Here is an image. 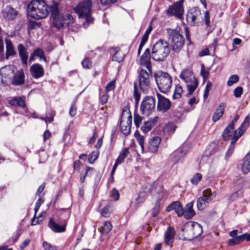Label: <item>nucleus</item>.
Instances as JSON below:
<instances>
[{
  "label": "nucleus",
  "mask_w": 250,
  "mask_h": 250,
  "mask_svg": "<svg viewBox=\"0 0 250 250\" xmlns=\"http://www.w3.org/2000/svg\"><path fill=\"white\" fill-rule=\"evenodd\" d=\"M48 5L44 0H33L27 6V12L29 17L35 20L46 18L49 14Z\"/></svg>",
  "instance_id": "obj_1"
},
{
  "label": "nucleus",
  "mask_w": 250,
  "mask_h": 250,
  "mask_svg": "<svg viewBox=\"0 0 250 250\" xmlns=\"http://www.w3.org/2000/svg\"><path fill=\"white\" fill-rule=\"evenodd\" d=\"M92 4L91 0H83L80 2L74 8L75 13L77 14L79 18L85 20L83 23L84 28H86L93 21L91 16Z\"/></svg>",
  "instance_id": "obj_2"
},
{
  "label": "nucleus",
  "mask_w": 250,
  "mask_h": 250,
  "mask_svg": "<svg viewBox=\"0 0 250 250\" xmlns=\"http://www.w3.org/2000/svg\"><path fill=\"white\" fill-rule=\"evenodd\" d=\"M183 240L190 241L199 236L203 232L202 226L197 222L188 221L182 228Z\"/></svg>",
  "instance_id": "obj_3"
},
{
  "label": "nucleus",
  "mask_w": 250,
  "mask_h": 250,
  "mask_svg": "<svg viewBox=\"0 0 250 250\" xmlns=\"http://www.w3.org/2000/svg\"><path fill=\"white\" fill-rule=\"evenodd\" d=\"M170 48L166 41L159 40L152 46L151 57L156 61H163L168 55Z\"/></svg>",
  "instance_id": "obj_4"
},
{
  "label": "nucleus",
  "mask_w": 250,
  "mask_h": 250,
  "mask_svg": "<svg viewBox=\"0 0 250 250\" xmlns=\"http://www.w3.org/2000/svg\"><path fill=\"white\" fill-rule=\"evenodd\" d=\"M167 34L172 50L175 52H179L184 45L185 39L184 36L177 29H168Z\"/></svg>",
  "instance_id": "obj_5"
},
{
  "label": "nucleus",
  "mask_w": 250,
  "mask_h": 250,
  "mask_svg": "<svg viewBox=\"0 0 250 250\" xmlns=\"http://www.w3.org/2000/svg\"><path fill=\"white\" fill-rule=\"evenodd\" d=\"M154 77L161 92L165 93L169 90L172 84V79L167 73L158 71L155 73Z\"/></svg>",
  "instance_id": "obj_6"
},
{
  "label": "nucleus",
  "mask_w": 250,
  "mask_h": 250,
  "mask_svg": "<svg viewBox=\"0 0 250 250\" xmlns=\"http://www.w3.org/2000/svg\"><path fill=\"white\" fill-rule=\"evenodd\" d=\"M180 78L187 83L188 91V95H191L197 87L198 82L192 72L189 69H184L179 76Z\"/></svg>",
  "instance_id": "obj_7"
},
{
  "label": "nucleus",
  "mask_w": 250,
  "mask_h": 250,
  "mask_svg": "<svg viewBox=\"0 0 250 250\" xmlns=\"http://www.w3.org/2000/svg\"><path fill=\"white\" fill-rule=\"evenodd\" d=\"M131 124V114L129 107L127 106H125L122 109L120 121L121 131L125 135H127L130 133Z\"/></svg>",
  "instance_id": "obj_8"
},
{
  "label": "nucleus",
  "mask_w": 250,
  "mask_h": 250,
  "mask_svg": "<svg viewBox=\"0 0 250 250\" xmlns=\"http://www.w3.org/2000/svg\"><path fill=\"white\" fill-rule=\"evenodd\" d=\"M51 17L53 19L52 24L54 27L60 29L65 24L62 18V14L59 13V4L54 0L51 1L49 4Z\"/></svg>",
  "instance_id": "obj_9"
},
{
  "label": "nucleus",
  "mask_w": 250,
  "mask_h": 250,
  "mask_svg": "<svg viewBox=\"0 0 250 250\" xmlns=\"http://www.w3.org/2000/svg\"><path fill=\"white\" fill-rule=\"evenodd\" d=\"M216 196V192H212L211 189L208 188L203 191V195L197 200V207L199 210H203L208 204Z\"/></svg>",
  "instance_id": "obj_10"
},
{
  "label": "nucleus",
  "mask_w": 250,
  "mask_h": 250,
  "mask_svg": "<svg viewBox=\"0 0 250 250\" xmlns=\"http://www.w3.org/2000/svg\"><path fill=\"white\" fill-rule=\"evenodd\" d=\"M184 0H180L169 6L167 10V15L168 16H174L179 19H182L184 12Z\"/></svg>",
  "instance_id": "obj_11"
},
{
  "label": "nucleus",
  "mask_w": 250,
  "mask_h": 250,
  "mask_svg": "<svg viewBox=\"0 0 250 250\" xmlns=\"http://www.w3.org/2000/svg\"><path fill=\"white\" fill-rule=\"evenodd\" d=\"M155 100L152 97L146 96L140 105V111L145 115L148 116L154 109Z\"/></svg>",
  "instance_id": "obj_12"
},
{
  "label": "nucleus",
  "mask_w": 250,
  "mask_h": 250,
  "mask_svg": "<svg viewBox=\"0 0 250 250\" xmlns=\"http://www.w3.org/2000/svg\"><path fill=\"white\" fill-rule=\"evenodd\" d=\"M189 149L187 144H183L179 148L174 151L172 154L171 161L174 164L180 162L186 155Z\"/></svg>",
  "instance_id": "obj_13"
},
{
  "label": "nucleus",
  "mask_w": 250,
  "mask_h": 250,
  "mask_svg": "<svg viewBox=\"0 0 250 250\" xmlns=\"http://www.w3.org/2000/svg\"><path fill=\"white\" fill-rule=\"evenodd\" d=\"M149 73L146 70L141 69L139 74V84L141 89L143 91L147 90L150 85Z\"/></svg>",
  "instance_id": "obj_14"
},
{
  "label": "nucleus",
  "mask_w": 250,
  "mask_h": 250,
  "mask_svg": "<svg viewBox=\"0 0 250 250\" xmlns=\"http://www.w3.org/2000/svg\"><path fill=\"white\" fill-rule=\"evenodd\" d=\"M161 142V138L159 136H154L150 138L147 142L145 152H149L152 153L157 152Z\"/></svg>",
  "instance_id": "obj_15"
},
{
  "label": "nucleus",
  "mask_w": 250,
  "mask_h": 250,
  "mask_svg": "<svg viewBox=\"0 0 250 250\" xmlns=\"http://www.w3.org/2000/svg\"><path fill=\"white\" fill-rule=\"evenodd\" d=\"M158 104L157 110L159 112L165 113L167 111L171 106L170 101L160 94H157Z\"/></svg>",
  "instance_id": "obj_16"
},
{
  "label": "nucleus",
  "mask_w": 250,
  "mask_h": 250,
  "mask_svg": "<svg viewBox=\"0 0 250 250\" xmlns=\"http://www.w3.org/2000/svg\"><path fill=\"white\" fill-rule=\"evenodd\" d=\"M243 134V131L240 128H239L238 130H235L234 132V134L231 139L230 144L226 153V160H228L232 154L235 148V143L237 142L238 138L242 135Z\"/></svg>",
  "instance_id": "obj_17"
},
{
  "label": "nucleus",
  "mask_w": 250,
  "mask_h": 250,
  "mask_svg": "<svg viewBox=\"0 0 250 250\" xmlns=\"http://www.w3.org/2000/svg\"><path fill=\"white\" fill-rule=\"evenodd\" d=\"M201 14V11L198 8L192 7L189 9L187 12V20L188 22L194 24L199 21Z\"/></svg>",
  "instance_id": "obj_18"
},
{
  "label": "nucleus",
  "mask_w": 250,
  "mask_h": 250,
  "mask_svg": "<svg viewBox=\"0 0 250 250\" xmlns=\"http://www.w3.org/2000/svg\"><path fill=\"white\" fill-rule=\"evenodd\" d=\"M13 66L9 65L5 66L0 69V80L2 83H7V80L9 79L13 74Z\"/></svg>",
  "instance_id": "obj_19"
},
{
  "label": "nucleus",
  "mask_w": 250,
  "mask_h": 250,
  "mask_svg": "<svg viewBox=\"0 0 250 250\" xmlns=\"http://www.w3.org/2000/svg\"><path fill=\"white\" fill-rule=\"evenodd\" d=\"M32 76L35 79H39L44 75V70L43 67L39 63L33 64L30 68Z\"/></svg>",
  "instance_id": "obj_20"
},
{
  "label": "nucleus",
  "mask_w": 250,
  "mask_h": 250,
  "mask_svg": "<svg viewBox=\"0 0 250 250\" xmlns=\"http://www.w3.org/2000/svg\"><path fill=\"white\" fill-rule=\"evenodd\" d=\"M150 51L148 48L145 50V52L140 58V63L145 66L150 73L151 72V65L150 59Z\"/></svg>",
  "instance_id": "obj_21"
},
{
  "label": "nucleus",
  "mask_w": 250,
  "mask_h": 250,
  "mask_svg": "<svg viewBox=\"0 0 250 250\" xmlns=\"http://www.w3.org/2000/svg\"><path fill=\"white\" fill-rule=\"evenodd\" d=\"M25 74L23 70L18 71L14 75L11 81L14 85H21L24 83Z\"/></svg>",
  "instance_id": "obj_22"
},
{
  "label": "nucleus",
  "mask_w": 250,
  "mask_h": 250,
  "mask_svg": "<svg viewBox=\"0 0 250 250\" xmlns=\"http://www.w3.org/2000/svg\"><path fill=\"white\" fill-rule=\"evenodd\" d=\"M1 14L3 18L7 20H12L15 19L18 13L13 7L8 6L2 10Z\"/></svg>",
  "instance_id": "obj_23"
},
{
  "label": "nucleus",
  "mask_w": 250,
  "mask_h": 250,
  "mask_svg": "<svg viewBox=\"0 0 250 250\" xmlns=\"http://www.w3.org/2000/svg\"><path fill=\"white\" fill-rule=\"evenodd\" d=\"M194 203V201H192L188 203L185 206L184 208H183V211L184 212L183 214H182V216L187 219L192 218L195 215V212L193 209Z\"/></svg>",
  "instance_id": "obj_24"
},
{
  "label": "nucleus",
  "mask_w": 250,
  "mask_h": 250,
  "mask_svg": "<svg viewBox=\"0 0 250 250\" xmlns=\"http://www.w3.org/2000/svg\"><path fill=\"white\" fill-rule=\"evenodd\" d=\"M66 224V221L65 220L64 224L61 226L55 223L52 218H50L48 222V227L53 231L56 233H60L65 231Z\"/></svg>",
  "instance_id": "obj_25"
},
{
  "label": "nucleus",
  "mask_w": 250,
  "mask_h": 250,
  "mask_svg": "<svg viewBox=\"0 0 250 250\" xmlns=\"http://www.w3.org/2000/svg\"><path fill=\"white\" fill-rule=\"evenodd\" d=\"M166 210L168 212H170L172 210H174L175 213L177 214L179 217L182 216L183 214V208L181 204L178 202H173L170 205H168Z\"/></svg>",
  "instance_id": "obj_26"
},
{
  "label": "nucleus",
  "mask_w": 250,
  "mask_h": 250,
  "mask_svg": "<svg viewBox=\"0 0 250 250\" xmlns=\"http://www.w3.org/2000/svg\"><path fill=\"white\" fill-rule=\"evenodd\" d=\"M176 125L172 122H167L163 126L162 132L167 137H170L175 132Z\"/></svg>",
  "instance_id": "obj_27"
},
{
  "label": "nucleus",
  "mask_w": 250,
  "mask_h": 250,
  "mask_svg": "<svg viewBox=\"0 0 250 250\" xmlns=\"http://www.w3.org/2000/svg\"><path fill=\"white\" fill-rule=\"evenodd\" d=\"M151 187L152 188V186H149V187H143L142 190L139 193L138 197L135 200V204L136 205H139L144 202L147 193L153 192V190L150 189Z\"/></svg>",
  "instance_id": "obj_28"
},
{
  "label": "nucleus",
  "mask_w": 250,
  "mask_h": 250,
  "mask_svg": "<svg viewBox=\"0 0 250 250\" xmlns=\"http://www.w3.org/2000/svg\"><path fill=\"white\" fill-rule=\"evenodd\" d=\"M225 107V104L222 103L216 108L212 116V120L214 122H217L222 117L224 113Z\"/></svg>",
  "instance_id": "obj_29"
},
{
  "label": "nucleus",
  "mask_w": 250,
  "mask_h": 250,
  "mask_svg": "<svg viewBox=\"0 0 250 250\" xmlns=\"http://www.w3.org/2000/svg\"><path fill=\"white\" fill-rule=\"evenodd\" d=\"M18 51L19 56L21 60L22 63L25 65H27L28 55L26 48L23 44H19L18 45Z\"/></svg>",
  "instance_id": "obj_30"
},
{
  "label": "nucleus",
  "mask_w": 250,
  "mask_h": 250,
  "mask_svg": "<svg viewBox=\"0 0 250 250\" xmlns=\"http://www.w3.org/2000/svg\"><path fill=\"white\" fill-rule=\"evenodd\" d=\"M8 104L13 106H19L24 107L25 106V102L21 97H14L8 101Z\"/></svg>",
  "instance_id": "obj_31"
},
{
  "label": "nucleus",
  "mask_w": 250,
  "mask_h": 250,
  "mask_svg": "<svg viewBox=\"0 0 250 250\" xmlns=\"http://www.w3.org/2000/svg\"><path fill=\"white\" fill-rule=\"evenodd\" d=\"M110 53L113 55L112 61L120 62L124 58V54L116 47L112 48Z\"/></svg>",
  "instance_id": "obj_32"
},
{
  "label": "nucleus",
  "mask_w": 250,
  "mask_h": 250,
  "mask_svg": "<svg viewBox=\"0 0 250 250\" xmlns=\"http://www.w3.org/2000/svg\"><path fill=\"white\" fill-rule=\"evenodd\" d=\"M241 169L244 174L250 172V153H248L243 160Z\"/></svg>",
  "instance_id": "obj_33"
},
{
  "label": "nucleus",
  "mask_w": 250,
  "mask_h": 250,
  "mask_svg": "<svg viewBox=\"0 0 250 250\" xmlns=\"http://www.w3.org/2000/svg\"><path fill=\"white\" fill-rule=\"evenodd\" d=\"M174 233L175 230L173 228H167L165 234V243L167 245H169L173 243Z\"/></svg>",
  "instance_id": "obj_34"
},
{
  "label": "nucleus",
  "mask_w": 250,
  "mask_h": 250,
  "mask_svg": "<svg viewBox=\"0 0 250 250\" xmlns=\"http://www.w3.org/2000/svg\"><path fill=\"white\" fill-rule=\"evenodd\" d=\"M6 43V58L8 59L9 56H14L16 51L14 48L12 43L9 39H5Z\"/></svg>",
  "instance_id": "obj_35"
},
{
  "label": "nucleus",
  "mask_w": 250,
  "mask_h": 250,
  "mask_svg": "<svg viewBox=\"0 0 250 250\" xmlns=\"http://www.w3.org/2000/svg\"><path fill=\"white\" fill-rule=\"evenodd\" d=\"M135 137L140 145L141 150L143 153L145 152V148L144 146V141H145V138L144 136H142L140 134L139 132L138 131H136L134 133Z\"/></svg>",
  "instance_id": "obj_36"
},
{
  "label": "nucleus",
  "mask_w": 250,
  "mask_h": 250,
  "mask_svg": "<svg viewBox=\"0 0 250 250\" xmlns=\"http://www.w3.org/2000/svg\"><path fill=\"white\" fill-rule=\"evenodd\" d=\"M245 239V235L242 234L229 240L228 243L229 246H233L239 244L240 243L243 241Z\"/></svg>",
  "instance_id": "obj_37"
},
{
  "label": "nucleus",
  "mask_w": 250,
  "mask_h": 250,
  "mask_svg": "<svg viewBox=\"0 0 250 250\" xmlns=\"http://www.w3.org/2000/svg\"><path fill=\"white\" fill-rule=\"evenodd\" d=\"M33 53L35 57H39L40 61L43 60L44 62H47L46 59L44 56V52L42 49L38 48L34 50Z\"/></svg>",
  "instance_id": "obj_38"
},
{
  "label": "nucleus",
  "mask_w": 250,
  "mask_h": 250,
  "mask_svg": "<svg viewBox=\"0 0 250 250\" xmlns=\"http://www.w3.org/2000/svg\"><path fill=\"white\" fill-rule=\"evenodd\" d=\"M112 228V226L110 222L105 221L104 222L103 226L100 229V231L102 234H107L110 231Z\"/></svg>",
  "instance_id": "obj_39"
},
{
  "label": "nucleus",
  "mask_w": 250,
  "mask_h": 250,
  "mask_svg": "<svg viewBox=\"0 0 250 250\" xmlns=\"http://www.w3.org/2000/svg\"><path fill=\"white\" fill-rule=\"evenodd\" d=\"M234 128L229 127V125L227 126V127L224 130L223 133L222 134V137L224 140H228L229 139L230 137L232 135V133L233 131Z\"/></svg>",
  "instance_id": "obj_40"
},
{
  "label": "nucleus",
  "mask_w": 250,
  "mask_h": 250,
  "mask_svg": "<svg viewBox=\"0 0 250 250\" xmlns=\"http://www.w3.org/2000/svg\"><path fill=\"white\" fill-rule=\"evenodd\" d=\"M129 154V149L127 148H125L122 150V151L120 154L118 158L116 159L118 163L121 164L124 162L125 158L127 157V156Z\"/></svg>",
  "instance_id": "obj_41"
},
{
  "label": "nucleus",
  "mask_w": 250,
  "mask_h": 250,
  "mask_svg": "<svg viewBox=\"0 0 250 250\" xmlns=\"http://www.w3.org/2000/svg\"><path fill=\"white\" fill-rule=\"evenodd\" d=\"M112 211V208L110 206H106L101 209V214L103 217L108 218Z\"/></svg>",
  "instance_id": "obj_42"
},
{
  "label": "nucleus",
  "mask_w": 250,
  "mask_h": 250,
  "mask_svg": "<svg viewBox=\"0 0 250 250\" xmlns=\"http://www.w3.org/2000/svg\"><path fill=\"white\" fill-rule=\"evenodd\" d=\"M183 92V91L182 86L179 84L176 85L173 95V98L174 99L180 98Z\"/></svg>",
  "instance_id": "obj_43"
},
{
  "label": "nucleus",
  "mask_w": 250,
  "mask_h": 250,
  "mask_svg": "<svg viewBox=\"0 0 250 250\" xmlns=\"http://www.w3.org/2000/svg\"><path fill=\"white\" fill-rule=\"evenodd\" d=\"M250 125V117L249 115L246 117L244 122L238 128L237 130H238L240 128L242 130H244Z\"/></svg>",
  "instance_id": "obj_44"
},
{
  "label": "nucleus",
  "mask_w": 250,
  "mask_h": 250,
  "mask_svg": "<svg viewBox=\"0 0 250 250\" xmlns=\"http://www.w3.org/2000/svg\"><path fill=\"white\" fill-rule=\"evenodd\" d=\"M202 178V175L201 173H196L190 179V182L195 185H197Z\"/></svg>",
  "instance_id": "obj_45"
},
{
  "label": "nucleus",
  "mask_w": 250,
  "mask_h": 250,
  "mask_svg": "<svg viewBox=\"0 0 250 250\" xmlns=\"http://www.w3.org/2000/svg\"><path fill=\"white\" fill-rule=\"evenodd\" d=\"M239 78L237 75H233L231 76L227 82V85L230 86L234 83H237L239 81Z\"/></svg>",
  "instance_id": "obj_46"
},
{
  "label": "nucleus",
  "mask_w": 250,
  "mask_h": 250,
  "mask_svg": "<svg viewBox=\"0 0 250 250\" xmlns=\"http://www.w3.org/2000/svg\"><path fill=\"white\" fill-rule=\"evenodd\" d=\"M134 94H133V97L135 101V104L136 105H138L140 99L141 94L139 93V92L137 90V84L136 83H134Z\"/></svg>",
  "instance_id": "obj_47"
},
{
  "label": "nucleus",
  "mask_w": 250,
  "mask_h": 250,
  "mask_svg": "<svg viewBox=\"0 0 250 250\" xmlns=\"http://www.w3.org/2000/svg\"><path fill=\"white\" fill-rule=\"evenodd\" d=\"M99 156V152L98 151H93L89 154L88 161L89 163L92 164L94 162V161L97 159Z\"/></svg>",
  "instance_id": "obj_48"
},
{
  "label": "nucleus",
  "mask_w": 250,
  "mask_h": 250,
  "mask_svg": "<svg viewBox=\"0 0 250 250\" xmlns=\"http://www.w3.org/2000/svg\"><path fill=\"white\" fill-rule=\"evenodd\" d=\"M62 18L63 21L65 22V24L69 25L73 23V18L70 14H66L65 15H62Z\"/></svg>",
  "instance_id": "obj_49"
},
{
  "label": "nucleus",
  "mask_w": 250,
  "mask_h": 250,
  "mask_svg": "<svg viewBox=\"0 0 250 250\" xmlns=\"http://www.w3.org/2000/svg\"><path fill=\"white\" fill-rule=\"evenodd\" d=\"M152 126L147 122H145L144 123L143 125L141 126V129L143 131V132L146 133L149 132L151 128H152Z\"/></svg>",
  "instance_id": "obj_50"
},
{
  "label": "nucleus",
  "mask_w": 250,
  "mask_h": 250,
  "mask_svg": "<svg viewBox=\"0 0 250 250\" xmlns=\"http://www.w3.org/2000/svg\"><path fill=\"white\" fill-rule=\"evenodd\" d=\"M42 247L45 250H57V247L52 245L47 242H44L42 244Z\"/></svg>",
  "instance_id": "obj_51"
},
{
  "label": "nucleus",
  "mask_w": 250,
  "mask_h": 250,
  "mask_svg": "<svg viewBox=\"0 0 250 250\" xmlns=\"http://www.w3.org/2000/svg\"><path fill=\"white\" fill-rule=\"evenodd\" d=\"M152 30V25H149L148 28L147 29V30L145 32V34L143 36V37L142 38V40L147 42L148 38V36H149L150 32H151Z\"/></svg>",
  "instance_id": "obj_52"
},
{
  "label": "nucleus",
  "mask_w": 250,
  "mask_h": 250,
  "mask_svg": "<svg viewBox=\"0 0 250 250\" xmlns=\"http://www.w3.org/2000/svg\"><path fill=\"white\" fill-rule=\"evenodd\" d=\"M82 64L84 68H90L91 66V62L88 58H84L82 62Z\"/></svg>",
  "instance_id": "obj_53"
},
{
  "label": "nucleus",
  "mask_w": 250,
  "mask_h": 250,
  "mask_svg": "<svg viewBox=\"0 0 250 250\" xmlns=\"http://www.w3.org/2000/svg\"><path fill=\"white\" fill-rule=\"evenodd\" d=\"M201 75L203 78L204 82L208 79L209 75L208 71L205 69L203 65H202Z\"/></svg>",
  "instance_id": "obj_54"
},
{
  "label": "nucleus",
  "mask_w": 250,
  "mask_h": 250,
  "mask_svg": "<svg viewBox=\"0 0 250 250\" xmlns=\"http://www.w3.org/2000/svg\"><path fill=\"white\" fill-rule=\"evenodd\" d=\"M156 192L158 194V198H162L164 195V192L163 187L161 186H158L154 190V192Z\"/></svg>",
  "instance_id": "obj_55"
},
{
  "label": "nucleus",
  "mask_w": 250,
  "mask_h": 250,
  "mask_svg": "<svg viewBox=\"0 0 250 250\" xmlns=\"http://www.w3.org/2000/svg\"><path fill=\"white\" fill-rule=\"evenodd\" d=\"M55 115V113L54 111H51L50 113V116H47L45 118L42 117L41 119L42 120H44L46 123H50L53 121L54 116Z\"/></svg>",
  "instance_id": "obj_56"
},
{
  "label": "nucleus",
  "mask_w": 250,
  "mask_h": 250,
  "mask_svg": "<svg viewBox=\"0 0 250 250\" xmlns=\"http://www.w3.org/2000/svg\"><path fill=\"white\" fill-rule=\"evenodd\" d=\"M243 93V88L242 87L239 86L236 87L234 90V95L236 98L240 97Z\"/></svg>",
  "instance_id": "obj_57"
},
{
  "label": "nucleus",
  "mask_w": 250,
  "mask_h": 250,
  "mask_svg": "<svg viewBox=\"0 0 250 250\" xmlns=\"http://www.w3.org/2000/svg\"><path fill=\"white\" fill-rule=\"evenodd\" d=\"M115 86V83L114 81H112L109 82L106 85V90L108 92L113 90Z\"/></svg>",
  "instance_id": "obj_58"
},
{
  "label": "nucleus",
  "mask_w": 250,
  "mask_h": 250,
  "mask_svg": "<svg viewBox=\"0 0 250 250\" xmlns=\"http://www.w3.org/2000/svg\"><path fill=\"white\" fill-rule=\"evenodd\" d=\"M134 118V123L136 125V126L138 127L142 121V118L139 115L135 114Z\"/></svg>",
  "instance_id": "obj_59"
},
{
  "label": "nucleus",
  "mask_w": 250,
  "mask_h": 250,
  "mask_svg": "<svg viewBox=\"0 0 250 250\" xmlns=\"http://www.w3.org/2000/svg\"><path fill=\"white\" fill-rule=\"evenodd\" d=\"M40 26V23H38L36 21H30L28 24V27L30 29H33L37 27H39Z\"/></svg>",
  "instance_id": "obj_60"
},
{
  "label": "nucleus",
  "mask_w": 250,
  "mask_h": 250,
  "mask_svg": "<svg viewBox=\"0 0 250 250\" xmlns=\"http://www.w3.org/2000/svg\"><path fill=\"white\" fill-rule=\"evenodd\" d=\"M160 204H157L155 205L152 210V216L153 217H156L158 215L160 212Z\"/></svg>",
  "instance_id": "obj_61"
},
{
  "label": "nucleus",
  "mask_w": 250,
  "mask_h": 250,
  "mask_svg": "<svg viewBox=\"0 0 250 250\" xmlns=\"http://www.w3.org/2000/svg\"><path fill=\"white\" fill-rule=\"evenodd\" d=\"M119 196L120 194L118 191L115 188H113L112 190V196L114 199L115 201L118 200L119 198Z\"/></svg>",
  "instance_id": "obj_62"
},
{
  "label": "nucleus",
  "mask_w": 250,
  "mask_h": 250,
  "mask_svg": "<svg viewBox=\"0 0 250 250\" xmlns=\"http://www.w3.org/2000/svg\"><path fill=\"white\" fill-rule=\"evenodd\" d=\"M77 109L74 104H72L69 109V114L71 116L73 117L76 114Z\"/></svg>",
  "instance_id": "obj_63"
},
{
  "label": "nucleus",
  "mask_w": 250,
  "mask_h": 250,
  "mask_svg": "<svg viewBox=\"0 0 250 250\" xmlns=\"http://www.w3.org/2000/svg\"><path fill=\"white\" fill-rule=\"evenodd\" d=\"M159 120V117L156 116L154 117L150 118L147 122L151 125V126H153L156 123L158 122Z\"/></svg>",
  "instance_id": "obj_64"
}]
</instances>
